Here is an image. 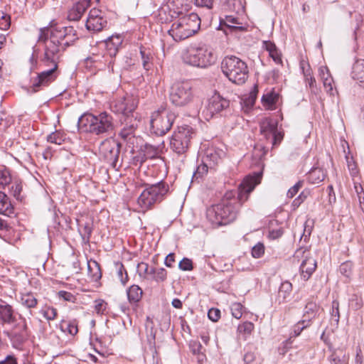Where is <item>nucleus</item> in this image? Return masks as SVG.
<instances>
[{
    "instance_id": "64",
    "label": "nucleus",
    "mask_w": 364,
    "mask_h": 364,
    "mask_svg": "<svg viewBox=\"0 0 364 364\" xmlns=\"http://www.w3.org/2000/svg\"><path fill=\"white\" fill-rule=\"evenodd\" d=\"M283 233H284V230L282 228L272 230L269 232V237L273 240H275V239H278L280 237H282Z\"/></svg>"
},
{
    "instance_id": "59",
    "label": "nucleus",
    "mask_w": 364,
    "mask_h": 364,
    "mask_svg": "<svg viewBox=\"0 0 364 364\" xmlns=\"http://www.w3.org/2000/svg\"><path fill=\"white\" fill-rule=\"evenodd\" d=\"M302 186L303 182L301 181H298L294 186L289 189L287 192V197L292 198L299 192Z\"/></svg>"
},
{
    "instance_id": "37",
    "label": "nucleus",
    "mask_w": 364,
    "mask_h": 364,
    "mask_svg": "<svg viewBox=\"0 0 364 364\" xmlns=\"http://www.w3.org/2000/svg\"><path fill=\"white\" fill-rule=\"evenodd\" d=\"M47 141L52 144L60 145L65 141V135L59 131H55L47 136Z\"/></svg>"
},
{
    "instance_id": "14",
    "label": "nucleus",
    "mask_w": 364,
    "mask_h": 364,
    "mask_svg": "<svg viewBox=\"0 0 364 364\" xmlns=\"http://www.w3.org/2000/svg\"><path fill=\"white\" fill-rule=\"evenodd\" d=\"M136 107V100L129 95L117 100L112 107V111L122 114L121 119L132 117L133 112Z\"/></svg>"
},
{
    "instance_id": "16",
    "label": "nucleus",
    "mask_w": 364,
    "mask_h": 364,
    "mask_svg": "<svg viewBox=\"0 0 364 364\" xmlns=\"http://www.w3.org/2000/svg\"><path fill=\"white\" fill-rule=\"evenodd\" d=\"M219 28L223 30L225 34L230 33H237L240 31H245L247 28L242 26L240 23L238 18L233 16H225L224 18L220 21Z\"/></svg>"
},
{
    "instance_id": "43",
    "label": "nucleus",
    "mask_w": 364,
    "mask_h": 364,
    "mask_svg": "<svg viewBox=\"0 0 364 364\" xmlns=\"http://www.w3.org/2000/svg\"><path fill=\"white\" fill-rule=\"evenodd\" d=\"M331 314V318L336 322V324H338L340 319V313L339 302L337 300H333L332 301Z\"/></svg>"
},
{
    "instance_id": "34",
    "label": "nucleus",
    "mask_w": 364,
    "mask_h": 364,
    "mask_svg": "<svg viewBox=\"0 0 364 364\" xmlns=\"http://www.w3.org/2000/svg\"><path fill=\"white\" fill-rule=\"evenodd\" d=\"M353 265L350 261H346L340 265L339 271L347 279L350 280L353 275Z\"/></svg>"
},
{
    "instance_id": "55",
    "label": "nucleus",
    "mask_w": 364,
    "mask_h": 364,
    "mask_svg": "<svg viewBox=\"0 0 364 364\" xmlns=\"http://www.w3.org/2000/svg\"><path fill=\"white\" fill-rule=\"evenodd\" d=\"M122 40L120 36H111L108 38L107 41V46H109L111 44L114 46V49L116 50H118L119 46L122 44Z\"/></svg>"
},
{
    "instance_id": "51",
    "label": "nucleus",
    "mask_w": 364,
    "mask_h": 364,
    "mask_svg": "<svg viewBox=\"0 0 364 364\" xmlns=\"http://www.w3.org/2000/svg\"><path fill=\"white\" fill-rule=\"evenodd\" d=\"M149 266L146 262H141L137 265V272L141 278H146L149 275Z\"/></svg>"
},
{
    "instance_id": "6",
    "label": "nucleus",
    "mask_w": 364,
    "mask_h": 364,
    "mask_svg": "<svg viewBox=\"0 0 364 364\" xmlns=\"http://www.w3.org/2000/svg\"><path fill=\"white\" fill-rule=\"evenodd\" d=\"M182 58L184 63L201 68H208L216 61L213 49L206 45L190 48L183 53Z\"/></svg>"
},
{
    "instance_id": "20",
    "label": "nucleus",
    "mask_w": 364,
    "mask_h": 364,
    "mask_svg": "<svg viewBox=\"0 0 364 364\" xmlns=\"http://www.w3.org/2000/svg\"><path fill=\"white\" fill-rule=\"evenodd\" d=\"M316 268V262L315 259L308 255L305 256V259L300 265L301 274L304 280H308Z\"/></svg>"
},
{
    "instance_id": "33",
    "label": "nucleus",
    "mask_w": 364,
    "mask_h": 364,
    "mask_svg": "<svg viewBox=\"0 0 364 364\" xmlns=\"http://www.w3.org/2000/svg\"><path fill=\"white\" fill-rule=\"evenodd\" d=\"M21 304L28 309L35 308L38 300L33 293H26L21 296Z\"/></svg>"
},
{
    "instance_id": "22",
    "label": "nucleus",
    "mask_w": 364,
    "mask_h": 364,
    "mask_svg": "<svg viewBox=\"0 0 364 364\" xmlns=\"http://www.w3.org/2000/svg\"><path fill=\"white\" fill-rule=\"evenodd\" d=\"M331 352L328 360L330 364H347L349 356L346 355L344 350L341 348L329 349Z\"/></svg>"
},
{
    "instance_id": "7",
    "label": "nucleus",
    "mask_w": 364,
    "mask_h": 364,
    "mask_svg": "<svg viewBox=\"0 0 364 364\" xmlns=\"http://www.w3.org/2000/svg\"><path fill=\"white\" fill-rule=\"evenodd\" d=\"M146 188L138 198V203L144 209H149L155 203L161 202L169 190L163 181L154 184H146Z\"/></svg>"
},
{
    "instance_id": "26",
    "label": "nucleus",
    "mask_w": 364,
    "mask_h": 364,
    "mask_svg": "<svg viewBox=\"0 0 364 364\" xmlns=\"http://www.w3.org/2000/svg\"><path fill=\"white\" fill-rule=\"evenodd\" d=\"M127 294L129 303L136 304L141 300L143 291L138 285L134 284L127 290Z\"/></svg>"
},
{
    "instance_id": "47",
    "label": "nucleus",
    "mask_w": 364,
    "mask_h": 364,
    "mask_svg": "<svg viewBox=\"0 0 364 364\" xmlns=\"http://www.w3.org/2000/svg\"><path fill=\"white\" fill-rule=\"evenodd\" d=\"M304 330V326H302L299 321L297 322L292 328V332L291 333L290 338L286 341V344L291 343V338L292 337H297L299 336L301 333Z\"/></svg>"
},
{
    "instance_id": "9",
    "label": "nucleus",
    "mask_w": 364,
    "mask_h": 364,
    "mask_svg": "<svg viewBox=\"0 0 364 364\" xmlns=\"http://www.w3.org/2000/svg\"><path fill=\"white\" fill-rule=\"evenodd\" d=\"M194 134L191 127L188 125L178 127L170 140V147L172 151L179 155L186 153Z\"/></svg>"
},
{
    "instance_id": "40",
    "label": "nucleus",
    "mask_w": 364,
    "mask_h": 364,
    "mask_svg": "<svg viewBox=\"0 0 364 364\" xmlns=\"http://www.w3.org/2000/svg\"><path fill=\"white\" fill-rule=\"evenodd\" d=\"M117 269V276L123 285H125L128 282L129 277L126 269L122 263L116 264Z\"/></svg>"
},
{
    "instance_id": "8",
    "label": "nucleus",
    "mask_w": 364,
    "mask_h": 364,
    "mask_svg": "<svg viewBox=\"0 0 364 364\" xmlns=\"http://www.w3.org/2000/svg\"><path fill=\"white\" fill-rule=\"evenodd\" d=\"M176 117L173 112L166 110L164 106H161L151 115V127L153 132L158 136L164 135L172 127Z\"/></svg>"
},
{
    "instance_id": "18",
    "label": "nucleus",
    "mask_w": 364,
    "mask_h": 364,
    "mask_svg": "<svg viewBox=\"0 0 364 364\" xmlns=\"http://www.w3.org/2000/svg\"><path fill=\"white\" fill-rule=\"evenodd\" d=\"M17 321L13 306L4 301L0 302V325H12Z\"/></svg>"
},
{
    "instance_id": "42",
    "label": "nucleus",
    "mask_w": 364,
    "mask_h": 364,
    "mask_svg": "<svg viewBox=\"0 0 364 364\" xmlns=\"http://www.w3.org/2000/svg\"><path fill=\"white\" fill-rule=\"evenodd\" d=\"M92 228L89 223H86L82 228V230H80L82 240L85 243H88L92 235Z\"/></svg>"
},
{
    "instance_id": "28",
    "label": "nucleus",
    "mask_w": 364,
    "mask_h": 364,
    "mask_svg": "<svg viewBox=\"0 0 364 364\" xmlns=\"http://www.w3.org/2000/svg\"><path fill=\"white\" fill-rule=\"evenodd\" d=\"M140 55L142 60V65L146 70H149L152 67V54L149 49L144 46L140 47Z\"/></svg>"
},
{
    "instance_id": "48",
    "label": "nucleus",
    "mask_w": 364,
    "mask_h": 364,
    "mask_svg": "<svg viewBox=\"0 0 364 364\" xmlns=\"http://www.w3.org/2000/svg\"><path fill=\"white\" fill-rule=\"evenodd\" d=\"M264 253V246L262 243L258 242L252 249V255L255 258L261 257Z\"/></svg>"
},
{
    "instance_id": "27",
    "label": "nucleus",
    "mask_w": 364,
    "mask_h": 364,
    "mask_svg": "<svg viewBox=\"0 0 364 364\" xmlns=\"http://www.w3.org/2000/svg\"><path fill=\"white\" fill-rule=\"evenodd\" d=\"M352 77L354 80L364 83V60H357L354 63L352 70Z\"/></svg>"
},
{
    "instance_id": "44",
    "label": "nucleus",
    "mask_w": 364,
    "mask_h": 364,
    "mask_svg": "<svg viewBox=\"0 0 364 364\" xmlns=\"http://www.w3.org/2000/svg\"><path fill=\"white\" fill-rule=\"evenodd\" d=\"M60 328L63 331L68 332L71 336H75L78 332L77 326L74 323H63Z\"/></svg>"
},
{
    "instance_id": "57",
    "label": "nucleus",
    "mask_w": 364,
    "mask_h": 364,
    "mask_svg": "<svg viewBox=\"0 0 364 364\" xmlns=\"http://www.w3.org/2000/svg\"><path fill=\"white\" fill-rule=\"evenodd\" d=\"M254 328V325L251 322H245L238 326V331L242 333L250 334Z\"/></svg>"
},
{
    "instance_id": "3",
    "label": "nucleus",
    "mask_w": 364,
    "mask_h": 364,
    "mask_svg": "<svg viewBox=\"0 0 364 364\" xmlns=\"http://www.w3.org/2000/svg\"><path fill=\"white\" fill-rule=\"evenodd\" d=\"M171 21L178 18L174 21L168 31V34L174 41H181L194 35L199 29L200 19L198 14L191 13L183 15L181 11H169Z\"/></svg>"
},
{
    "instance_id": "24",
    "label": "nucleus",
    "mask_w": 364,
    "mask_h": 364,
    "mask_svg": "<svg viewBox=\"0 0 364 364\" xmlns=\"http://www.w3.org/2000/svg\"><path fill=\"white\" fill-rule=\"evenodd\" d=\"M14 213V207L9 198L3 192L0 191V214L11 216Z\"/></svg>"
},
{
    "instance_id": "17",
    "label": "nucleus",
    "mask_w": 364,
    "mask_h": 364,
    "mask_svg": "<svg viewBox=\"0 0 364 364\" xmlns=\"http://www.w3.org/2000/svg\"><path fill=\"white\" fill-rule=\"evenodd\" d=\"M123 128L119 133V136L124 141H129L134 137V134L138 125L136 118L134 116L125 119H121Z\"/></svg>"
},
{
    "instance_id": "32",
    "label": "nucleus",
    "mask_w": 364,
    "mask_h": 364,
    "mask_svg": "<svg viewBox=\"0 0 364 364\" xmlns=\"http://www.w3.org/2000/svg\"><path fill=\"white\" fill-rule=\"evenodd\" d=\"M319 311V306L314 302H308L304 309L303 318H315Z\"/></svg>"
},
{
    "instance_id": "29",
    "label": "nucleus",
    "mask_w": 364,
    "mask_h": 364,
    "mask_svg": "<svg viewBox=\"0 0 364 364\" xmlns=\"http://www.w3.org/2000/svg\"><path fill=\"white\" fill-rule=\"evenodd\" d=\"M88 273L93 281H98L102 277L100 264L95 262H89L87 264Z\"/></svg>"
},
{
    "instance_id": "5",
    "label": "nucleus",
    "mask_w": 364,
    "mask_h": 364,
    "mask_svg": "<svg viewBox=\"0 0 364 364\" xmlns=\"http://www.w3.org/2000/svg\"><path fill=\"white\" fill-rule=\"evenodd\" d=\"M223 73L232 83L244 84L248 78L249 70L245 61L235 55H228L221 62Z\"/></svg>"
},
{
    "instance_id": "2",
    "label": "nucleus",
    "mask_w": 364,
    "mask_h": 364,
    "mask_svg": "<svg viewBox=\"0 0 364 364\" xmlns=\"http://www.w3.org/2000/svg\"><path fill=\"white\" fill-rule=\"evenodd\" d=\"M262 172L247 176L237 191L227 192L221 201L208 208L206 211L208 220L216 227L226 225L234 221L239 207L248 199L249 194L260 183Z\"/></svg>"
},
{
    "instance_id": "46",
    "label": "nucleus",
    "mask_w": 364,
    "mask_h": 364,
    "mask_svg": "<svg viewBox=\"0 0 364 364\" xmlns=\"http://www.w3.org/2000/svg\"><path fill=\"white\" fill-rule=\"evenodd\" d=\"M347 159V166L349 170L350 174L353 178L357 177L358 176V168L355 162L353 160V159H349L346 157Z\"/></svg>"
},
{
    "instance_id": "1",
    "label": "nucleus",
    "mask_w": 364,
    "mask_h": 364,
    "mask_svg": "<svg viewBox=\"0 0 364 364\" xmlns=\"http://www.w3.org/2000/svg\"><path fill=\"white\" fill-rule=\"evenodd\" d=\"M78 39L76 31L72 26H46L39 29L38 42L43 45V55L41 61L50 69L38 74L30 92L35 93L48 86L58 77V63L63 52Z\"/></svg>"
},
{
    "instance_id": "38",
    "label": "nucleus",
    "mask_w": 364,
    "mask_h": 364,
    "mask_svg": "<svg viewBox=\"0 0 364 364\" xmlns=\"http://www.w3.org/2000/svg\"><path fill=\"white\" fill-rule=\"evenodd\" d=\"M278 98V94L275 93L274 92H269L262 96V101L264 105L272 106L277 103Z\"/></svg>"
},
{
    "instance_id": "21",
    "label": "nucleus",
    "mask_w": 364,
    "mask_h": 364,
    "mask_svg": "<svg viewBox=\"0 0 364 364\" xmlns=\"http://www.w3.org/2000/svg\"><path fill=\"white\" fill-rule=\"evenodd\" d=\"M292 294V284L288 281L283 282L279 289L277 301L279 304L286 303L290 300Z\"/></svg>"
},
{
    "instance_id": "30",
    "label": "nucleus",
    "mask_w": 364,
    "mask_h": 364,
    "mask_svg": "<svg viewBox=\"0 0 364 364\" xmlns=\"http://www.w3.org/2000/svg\"><path fill=\"white\" fill-rule=\"evenodd\" d=\"M301 68L303 70V73L304 76V80L306 85H309L312 92H316V79L312 75V71L311 68L305 69L304 65H301Z\"/></svg>"
},
{
    "instance_id": "58",
    "label": "nucleus",
    "mask_w": 364,
    "mask_h": 364,
    "mask_svg": "<svg viewBox=\"0 0 364 364\" xmlns=\"http://www.w3.org/2000/svg\"><path fill=\"white\" fill-rule=\"evenodd\" d=\"M189 347L193 354L200 355L201 353L202 345L198 341H191Z\"/></svg>"
},
{
    "instance_id": "49",
    "label": "nucleus",
    "mask_w": 364,
    "mask_h": 364,
    "mask_svg": "<svg viewBox=\"0 0 364 364\" xmlns=\"http://www.w3.org/2000/svg\"><path fill=\"white\" fill-rule=\"evenodd\" d=\"M232 315L235 318H240L242 316V305L240 303H234L231 305Z\"/></svg>"
},
{
    "instance_id": "45",
    "label": "nucleus",
    "mask_w": 364,
    "mask_h": 364,
    "mask_svg": "<svg viewBox=\"0 0 364 364\" xmlns=\"http://www.w3.org/2000/svg\"><path fill=\"white\" fill-rule=\"evenodd\" d=\"M153 280L157 283L164 282L167 279V271L164 268H158L154 276L152 277Z\"/></svg>"
},
{
    "instance_id": "4",
    "label": "nucleus",
    "mask_w": 364,
    "mask_h": 364,
    "mask_svg": "<svg viewBox=\"0 0 364 364\" xmlns=\"http://www.w3.org/2000/svg\"><path fill=\"white\" fill-rule=\"evenodd\" d=\"M77 123L80 127L95 135L108 136L114 130L113 117L106 112L97 115L85 114L79 118Z\"/></svg>"
},
{
    "instance_id": "25",
    "label": "nucleus",
    "mask_w": 364,
    "mask_h": 364,
    "mask_svg": "<svg viewBox=\"0 0 364 364\" xmlns=\"http://www.w3.org/2000/svg\"><path fill=\"white\" fill-rule=\"evenodd\" d=\"M326 174L324 170L321 168H313L308 173V180L311 183L318 184L322 182Z\"/></svg>"
},
{
    "instance_id": "63",
    "label": "nucleus",
    "mask_w": 364,
    "mask_h": 364,
    "mask_svg": "<svg viewBox=\"0 0 364 364\" xmlns=\"http://www.w3.org/2000/svg\"><path fill=\"white\" fill-rule=\"evenodd\" d=\"M269 55L277 64H282L281 53L277 48L272 53H269Z\"/></svg>"
},
{
    "instance_id": "61",
    "label": "nucleus",
    "mask_w": 364,
    "mask_h": 364,
    "mask_svg": "<svg viewBox=\"0 0 364 364\" xmlns=\"http://www.w3.org/2000/svg\"><path fill=\"white\" fill-rule=\"evenodd\" d=\"M107 304L103 300H96L95 304V311L98 314H103L106 309Z\"/></svg>"
},
{
    "instance_id": "19",
    "label": "nucleus",
    "mask_w": 364,
    "mask_h": 364,
    "mask_svg": "<svg viewBox=\"0 0 364 364\" xmlns=\"http://www.w3.org/2000/svg\"><path fill=\"white\" fill-rule=\"evenodd\" d=\"M90 0H80L69 10L68 18L69 21H79L85 11L90 6Z\"/></svg>"
},
{
    "instance_id": "53",
    "label": "nucleus",
    "mask_w": 364,
    "mask_h": 364,
    "mask_svg": "<svg viewBox=\"0 0 364 364\" xmlns=\"http://www.w3.org/2000/svg\"><path fill=\"white\" fill-rule=\"evenodd\" d=\"M349 305L354 310H358L362 306V300L356 294H353L349 300Z\"/></svg>"
},
{
    "instance_id": "23",
    "label": "nucleus",
    "mask_w": 364,
    "mask_h": 364,
    "mask_svg": "<svg viewBox=\"0 0 364 364\" xmlns=\"http://www.w3.org/2000/svg\"><path fill=\"white\" fill-rule=\"evenodd\" d=\"M320 75L323 80V87L328 94L331 96L335 95L333 87V78L331 77L329 71L327 68L321 67L319 68Z\"/></svg>"
},
{
    "instance_id": "15",
    "label": "nucleus",
    "mask_w": 364,
    "mask_h": 364,
    "mask_svg": "<svg viewBox=\"0 0 364 364\" xmlns=\"http://www.w3.org/2000/svg\"><path fill=\"white\" fill-rule=\"evenodd\" d=\"M102 14V11L95 8L90 11L85 24L88 31L99 32L107 26V21Z\"/></svg>"
},
{
    "instance_id": "11",
    "label": "nucleus",
    "mask_w": 364,
    "mask_h": 364,
    "mask_svg": "<svg viewBox=\"0 0 364 364\" xmlns=\"http://www.w3.org/2000/svg\"><path fill=\"white\" fill-rule=\"evenodd\" d=\"M193 98L192 87L188 82L174 83L170 91V100L176 106L183 107L189 104Z\"/></svg>"
},
{
    "instance_id": "35",
    "label": "nucleus",
    "mask_w": 364,
    "mask_h": 364,
    "mask_svg": "<svg viewBox=\"0 0 364 364\" xmlns=\"http://www.w3.org/2000/svg\"><path fill=\"white\" fill-rule=\"evenodd\" d=\"M22 184L21 182L15 181L11 183V186L10 188V192L11 195L19 201L23 200V196H21L22 192Z\"/></svg>"
},
{
    "instance_id": "36",
    "label": "nucleus",
    "mask_w": 364,
    "mask_h": 364,
    "mask_svg": "<svg viewBox=\"0 0 364 364\" xmlns=\"http://www.w3.org/2000/svg\"><path fill=\"white\" fill-rule=\"evenodd\" d=\"M277 129V125L272 122L263 123L260 127L261 134L264 136L265 138L268 139L272 137Z\"/></svg>"
},
{
    "instance_id": "60",
    "label": "nucleus",
    "mask_w": 364,
    "mask_h": 364,
    "mask_svg": "<svg viewBox=\"0 0 364 364\" xmlns=\"http://www.w3.org/2000/svg\"><path fill=\"white\" fill-rule=\"evenodd\" d=\"M208 318L214 321H218L220 318V311L218 309L212 308L208 312Z\"/></svg>"
},
{
    "instance_id": "31",
    "label": "nucleus",
    "mask_w": 364,
    "mask_h": 364,
    "mask_svg": "<svg viewBox=\"0 0 364 364\" xmlns=\"http://www.w3.org/2000/svg\"><path fill=\"white\" fill-rule=\"evenodd\" d=\"M203 161L210 166V169H212L219 163L220 158L216 151L213 150H208Z\"/></svg>"
},
{
    "instance_id": "10",
    "label": "nucleus",
    "mask_w": 364,
    "mask_h": 364,
    "mask_svg": "<svg viewBox=\"0 0 364 364\" xmlns=\"http://www.w3.org/2000/svg\"><path fill=\"white\" fill-rule=\"evenodd\" d=\"M12 346L21 350L30 336L26 319L19 315L17 321L12 324L11 329L6 333Z\"/></svg>"
},
{
    "instance_id": "56",
    "label": "nucleus",
    "mask_w": 364,
    "mask_h": 364,
    "mask_svg": "<svg viewBox=\"0 0 364 364\" xmlns=\"http://www.w3.org/2000/svg\"><path fill=\"white\" fill-rule=\"evenodd\" d=\"M257 87L255 86L254 88V90L250 92L249 97L245 100V104L247 107H252L254 105L255 102L256 100V97H257Z\"/></svg>"
},
{
    "instance_id": "12",
    "label": "nucleus",
    "mask_w": 364,
    "mask_h": 364,
    "mask_svg": "<svg viewBox=\"0 0 364 364\" xmlns=\"http://www.w3.org/2000/svg\"><path fill=\"white\" fill-rule=\"evenodd\" d=\"M121 144L112 139L102 141L99 147L100 156L113 168H115L119 159Z\"/></svg>"
},
{
    "instance_id": "41",
    "label": "nucleus",
    "mask_w": 364,
    "mask_h": 364,
    "mask_svg": "<svg viewBox=\"0 0 364 364\" xmlns=\"http://www.w3.org/2000/svg\"><path fill=\"white\" fill-rule=\"evenodd\" d=\"M11 181V177L8 170H0V188H4L9 185Z\"/></svg>"
},
{
    "instance_id": "50",
    "label": "nucleus",
    "mask_w": 364,
    "mask_h": 364,
    "mask_svg": "<svg viewBox=\"0 0 364 364\" xmlns=\"http://www.w3.org/2000/svg\"><path fill=\"white\" fill-rule=\"evenodd\" d=\"M43 316L48 321L54 320L57 316L56 309L48 306L43 311Z\"/></svg>"
},
{
    "instance_id": "39",
    "label": "nucleus",
    "mask_w": 364,
    "mask_h": 364,
    "mask_svg": "<svg viewBox=\"0 0 364 364\" xmlns=\"http://www.w3.org/2000/svg\"><path fill=\"white\" fill-rule=\"evenodd\" d=\"M208 168H210V166L202 161V164L198 166L196 170L194 171L193 179L198 180L203 178L208 173Z\"/></svg>"
},
{
    "instance_id": "52",
    "label": "nucleus",
    "mask_w": 364,
    "mask_h": 364,
    "mask_svg": "<svg viewBox=\"0 0 364 364\" xmlns=\"http://www.w3.org/2000/svg\"><path fill=\"white\" fill-rule=\"evenodd\" d=\"M178 267L183 271H191L193 269L191 259L184 257L178 264Z\"/></svg>"
},
{
    "instance_id": "62",
    "label": "nucleus",
    "mask_w": 364,
    "mask_h": 364,
    "mask_svg": "<svg viewBox=\"0 0 364 364\" xmlns=\"http://www.w3.org/2000/svg\"><path fill=\"white\" fill-rule=\"evenodd\" d=\"M58 295L60 298L63 299L65 301H70V302H75V296L68 291H60L58 292Z\"/></svg>"
},
{
    "instance_id": "54",
    "label": "nucleus",
    "mask_w": 364,
    "mask_h": 364,
    "mask_svg": "<svg viewBox=\"0 0 364 364\" xmlns=\"http://www.w3.org/2000/svg\"><path fill=\"white\" fill-rule=\"evenodd\" d=\"M11 26V17L9 15L3 14L0 18V29L7 30Z\"/></svg>"
},
{
    "instance_id": "13",
    "label": "nucleus",
    "mask_w": 364,
    "mask_h": 364,
    "mask_svg": "<svg viewBox=\"0 0 364 364\" xmlns=\"http://www.w3.org/2000/svg\"><path fill=\"white\" fill-rule=\"evenodd\" d=\"M230 105L228 100L223 97L220 94L215 93L208 100V104L203 110L206 119H211L215 114L227 109Z\"/></svg>"
}]
</instances>
